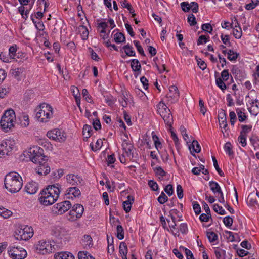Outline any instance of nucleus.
<instances>
[{
    "label": "nucleus",
    "instance_id": "10",
    "mask_svg": "<svg viewBox=\"0 0 259 259\" xmlns=\"http://www.w3.org/2000/svg\"><path fill=\"white\" fill-rule=\"evenodd\" d=\"M47 136L49 139L59 142H63L66 139V134L63 131L57 128L48 131Z\"/></svg>",
    "mask_w": 259,
    "mask_h": 259
},
{
    "label": "nucleus",
    "instance_id": "12",
    "mask_svg": "<svg viewBox=\"0 0 259 259\" xmlns=\"http://www.w3.org/2000/svg\"><path fill=\"white\" fill-rule=\"evenodd\" d=\"M179 92L175 85H171L169 88V92L166 95L168 101L171 104L176 103L179 98Z\"/></svg>",
    "mask_w": 259,
    "mask_h": 259
},
{
    "label": "nucleus",
    "instance_id": "15",
    "mask_svg": "<svg viewBox=\"0 0 259 259\" xmlns=\"http://www.w3.org/2000/svg\"><path fill=\"white\" fill-rule=\"evenodd\" d=\"M39 165L37 166L36 170L38 174L40 175H46L50 171V168L47 163V159L45 158V160L42 161V162H37Z\"/></svg>",
    "mask_w": 259,
    "mask_h": 259
},
{
    "label": "nucleus",
    "instance_id": "26",
    "mask_svg": "<svg viewBox=\"0 0 259 259\" xmlns=\"http://www.w3.org/2000/svg\"><path fill=\"white\" fill-rule=\"evenodd\" d=\"M131 66L133 71H140L141 66L138 60L134 59L131 60Z\"/></svg>",
    "mask_w": 259,
    "mask_h": 259
},
{
    "label": "nucleus",
    "instance_id": "21",
    "mask_svg": "<svg viewBox=\"0 0 259 259\" xmlns=\"http://www.w3.org/2000/svg\"><path fill=\"white\" fill-rule=\"evenodd\" d=\"M134 201L133 197L129 195L127 196V200L123 202V207L126 213L130 211L132 204L134 202Z\"/></svg>",
    "mask_w": 259,
    "mask_h": 259
},
{
    "label": "nucleus",
    "instance_id": "45",
    "mask_svg": "<svg viewBox=\"0 0 259 259\" xmlns=\"http://www.w3.org/2000/svg\"><path fill=\"white\" fill-rule=\"evenodd\" d=\"M128 252L127 246L124 242H121L119 245V253L122 255L127 254Z\"/></svg>",
    "mask_w": 259,
    "mask_h": 259
},
{
    "label": "nucleus",
    "instance_id": "52",
    "mask_svg": "<svg viewBox=\"0 0 259 259\" xmlns=\"http://www.w3.org/2000/svg\"><path fill=\"white\" fill-rule=\"evenodd\" d=\"M236 112L238 115V120L240 122H243L246 119L247 116L239 108L236 109Z\"/></svg>",
    "mask_w": 259,
    "mask_h": 259
},
{
    "label": "nucleus",
    "instance_id": "14",
    "mask_svg": "<svg viewBox=\"0 0 259 259\" xmlns=\"http://www.w3.org/2000/svg\"><path fill=\"white\" fill-rule=\"evenodd\" d=\"M67 182L72 186H77L81 184L82 179L79 176L70 174L66 176Z\"/></svg>",
    "mask_w": 259,
    "mask_h": 259
},
{
    "label": "nucleus",
    "instance_id": "46",
    "mask_svg": "<svg viewBox=\"0 0 259 259\" xmlns=\"http://www.w3.org/2000/svg\"><path fill=\"white\" fill-rule=\"evenodd\" d=\"M207 236L210 242H214L218 239V235L214 232H208Z\"/></svg>",
    "mask_w": 259,
    "mask_h": 259
},
{
    "label": "nucleus",
    "instance_id": "32",
    "mask_svg": "<svg viewBox=\"0 0 259 259\" xmlns=\"http://www.w3.org/2000/svg\"><path fill=\"white\" fill-rule=\"evenodd\" d=\"M12 215V212L2 206H0V216L4 219H7Z\"/></svg>",
    "mask_w": 259,
    "mask_h": 259
},
{
    "label": "nucleus",
    "instance_id": "63",
    "mask_svg": "<svg viewBox=\"0 0 259 259\" xmlns=\"http://www.w3.org/2000/svg\"><path fill=\"white\" fill-rule=\"evenodd\" d=\"M221 40L224 44L226 46H230L231 45V43L229 40V36L228 35H224L223 34L221 35Z\"/></svg>",
    "mask_w": 259,
    "mask_h": 259
},
{
    "label": "nucleus",
    "instance_id": "50",
    "mask_svg": "<svg viewBox=\"0 0 259 259\" xmlns=\"http://www.w3.org/2000/svg\"><path fill=\"white\" fill-rule=\"evenodd\" d=\"M212 159L214 167L215 169H216V170L217 171L218 174L220 176H224V174L223 172V171L221 169V168L219 167L215 157L214 156H212Z\"/></svg>",
    "mask_w": 259,
    "mask_h": 259
},
{
    "label": "nucleus",
    "instance_id": "1",
    "mask_svg": "<svg viewBox=\"0 0 259 259\" xmlns=\"http://www.w3.org/2000/svg\"><path fill=\"white\" fill-rule=\"evenodd\" d=\"M60 193V185L58 184L48 186L40 192V203L45 206L53 204L58 198Z\"/></svg>",
    "mask_w": 259,
    "mask_h": 259
},
{
    "label": "nucleus",
    "instance_id": "19",
    "mask_svg": "<svg viewBox=\"0 0 259 259\" xmlns=\"http://www.w3.org/2000/svg\"><path fill=\"white\" fill-rule=\"evenodd\" d=\"M218 119L220 127L225 129L227 126L226 113L225 111L221 110L218 114Z\"/></svg>",
    "mask_w": 259,
    "mask_h": 259
},
{
    "label": "nucleus",
    "instance_id": "51",
    "mask_svg": "<svg viewBox=\"0 0 259 259\" xmlns=\"http://www.w3.org/2000/svg\"><path fill=\"white\" fill-rule=\"evenodd\" d=\"M242 70H240L236 66H233L231 69V72L234 75L235 78H240V75Z\"/></svg>",
    "mask_w": 259,
    "mask_h": 259
},
{
    "label": "nucleus",
    "instance_id": "2",
    "mask_svg": "<svg viewBox=\"0 0 259 259\" xmlns=\"http://www.w3.org/2000/svg\"><path fill=\"white\" fill-rule=\"evenodd\" d=\"M4 184L6 189L11 193L19 192L23 185L22 179L20 175L14 171L6 175Z\"/></svg>",
    "mask_w": 259,
    "mask_h": 259
},
{
    "label": "nucleus",
    "instance_id": "55",
    "mask_svg": "<svg viewBox=\"0 0 259 259\" xmlns=\"http://www.w3.org/2000/svg\"><path fill=\"white\" fill-rule=\"evenodd\" d=\"M134 44L135 47H136L137 50L138 52L139 53V54L141 56H145V54L144 53V51L142 47L140 45L139 41L138 40H134Z\"/></svg>",
    "mask_w": 259,
    "mask_h": 259
},
{
    "label": "nucleus",
    "instance_id": "58",
    "mask_svg": "<svg viewBox=\"0 0 259 259\" xmlns=\"http://www.w3.org/2000/svg\"><path fill=\"white\" fill-rule=\"evenodd\" d=\"M148 184L150 188L154 191H156L158 189V185L157 183L153 180H150L148 181Z\"/></svg>",
    "mask_w": 259,
    "mask_h": 259
},
{
    "label": "nucleus",
    "instance_id": "28",
    "mask_svg": "<svg viewBox=\"0 0 259 259\" xmlns=\"http://www.w3.org/2000/svg\"><path fill=\"white\" fill-rule=\"evenodd\" d=\"M224 149L226 153L230 157L233 158L234 157V152L232 150V146L230 142L226 143Z\"/></svg>",
    "mask_w": 259,
    "mask_h": 259
},
{
    "label": "nucleus",
    "instance_id": "31",
    "mask_svg": "<svg viewBox=\"0 0 259 259\" xmlns=\"http://www.w3.org/2000/svg\"><path fill=\"white\" fill-rule=\"evenodd\" d=\"M156 108L157 112L159 114H163V111L167 110H170L162 101L159 102V103L156 105Z\"/></svg>",
    "mask_w": 259,
    "mask_h": 259
},
{
    "label": "nucleus",
    "instance_id": "39",
    "mask_svg": "<svg viewBox=\"0 0 259 259\" xmlns=\"http://www.w3.org/2000/svg\"><path fill=\"white\" fill-rule=\"evenodd\" d=\"M82 242L84 247H91L93 245L92 239L90 235H85L82 239Z\"/></svg>",
    "mask_w": 259,
    "mask_h": 259
},
{
    "label": "nucleus",
    "instance_id": "42",
    "mask_svg": "<svg viewBox=\"0 0 259 259\" xmlns=\"http://www.w3.org/2000/svg\"><path fill=\"white\" fill-rule=\"evenodd\" d=\"M116 229L117 237L120 240H122L124 237V232L122 226L121 225H118Z\"/></svg>",
    "mask_w": 259,
    "mask_h": 259
},
{
    "label": "nucleus",
    "instance_id": "64",
    "mask_svg": "<svg viewBox=\"0 0 259 259\" xmlns=\"http://www.w3.org/2000/svg\"><path fill=\"white\" fill-rule=\"evenodd\" d=\"M154 171L156 175H158L161 177H164L166 175V172L160 166L156 167L154 169Z\"/></svg>",
    "mask_w": 259,
    "mask_h": 259
},
{
    "label": "nucleus",
    "instance_id": "54",
    "mask_svg": "<svg viewBox=\"0 0 259 259\" xmlns=\"http://www.w3.org/2000/svg\"><path fill=\"white\" fill-rule=\"evenodd\" d=\"M157 200L160 204H163L167 201L168 197L163 192H162L158 197Z\"/></svg>",
    "mask_w": 259,
    "mask_h": 259
},
{
    "label": "nucleus",
    "instance_id": "37",
    "mask_svg": "<svg viewBox=\"0 0 259 259\" xmlns=\"http://www.w3.org/2000/svg\"><path fill=\"white\" fill-rule=\"evenodd\" d=\"M10 72L17 80H20V76L23 72V69L21 68H16L11 69Z\"/></svg>",
    "mask_w": 259,
    "mask_h": 259
},
{
    "label": "nucleus",
    "instance_id": "49",
    "mask_svg": "<svg viewBox=\"0 0 259 259\" xmlns=\"http://www.w3.org/2000/svg\"><path fill=\"white\" fill-rule=\"evenodd\" d=\"M233 35L236 39H239L242 36V30L240 27L233 28Z\"/></svg>",
    "mask_w": 259,
    "mask_h": 259
},
{
    "label": "nucleus",
    "instance_id": "13",
    "mask_svg": "<svg viewBox=\"0 0 259 259\" xmlns=\"http://www.w3.org/2000/svg\"><path fill=\"white\" fill-rule=\"evenodd\" d=\"M122 148L126 157H127L130 160H132L134 158V154L132 152L134 149L133 145L126 140H124L122 144Z\"/></svg>",
    "mask_w": 259,
    "mask_h": 259
},
{
    "label": "nucleus",
    "instance_id": "35",
    "mask_svg": "<svg viewBox=\"0 0 259 259\" xmlns=\"http://www.w3.org/2000/svg\"><path fill=\"white\" fill-rule=\"evenodd\" d=\"M114 39L115 42L120 44L125 41V37L123 33L117 32L114 35Z\"/></svg>",
    "mask_w": 259,
    "mask_h": 259
},
{
    "label": "nucleus",
    "instance_id": "29",
    "mask_svg": "<svg viewBox=\"0 0 259 259\" xmlns=\"http://www.w3.org/2000/svg\"><path fill=\"white\" fill-rule=\"evenodd\" d=\"M104 98L106 103L109 106H112L116 101V99L111 94L104 95Z\"/></svg>",
    "mask_w": 259,
    "mask_h": 259
},
{
    "label": "nucleus",
    "instance_id": "59",
    "mask_svg": "<svg viewBox=\"0 0 259 259\" xmlns=\"http://www.w3.org/2000/svg\"><path fill=\"white\" fill-rule=\"evenodd\" d=\"M0 59L4 62L8 63L10 62L11 59L10 58V56L7 55L6 53L2 52L0 54Z\"/></svg>",
    "mask_w": 259,
    "mask_h": 259
},
{
    "label": "nucleus",
    "instance_id": "16",
    "mask_svg": "<svg viewBox=\"0 0 259 259\" xmlns=\"http://www.w3.org/2000/svg\"><path fill=\"white\" fill-rule=\"evenodd\" d=\"M25 189L27 193L34 194L38 191V185L36 182L32 181L26 184Z\"/></svg>",
    "mask_w": 259,
    "mask_h": 259
},
{
    "label": "nucleus",
    "instance_id": "9",
    "mask_svg": "<svg viewBox=\"0 0 259 259\" xmlns=\"http://www.w3.org/2000/svg\"><path fill=\"white\" fill-rule=\"evenodd\" d=\"M71 203L69 201L66 200L55 204L52 208L53 213L62 214L71 207Z\"/></svg>",
    "mask_w": 259,
    "mask_h": 259
},
{
    "label": "nucleus",
    "instance_id": "20",
    "mask_svg": "<svg viewBox=\"0 0 259 259\" xmlns=\"http://www.w3.org/2000/svg\"><path fill=\"white\" fill-rule=\"evenodd\" d=\"M74 255L69 252H59L55 254L54 259H74Z\"/></svg>",
    "mask_w": 259,
    "mask_h": 259
},
{
    "label": "nucleus",
    "instance_id": "22",
    "mask_svg": "<svg viewBox=\"0 0 259 259\" xmlns=\"http://www.w3.org/2000/svg\"><path fill=\"white\" fill-rule=\"evenodd\" d=\"M72 209L76 214L77 217L79 218H81L84 211L83 206L80 204H74L72 206Z\"/></svg>",
    "mask_w": 259,
    "mask_h": 259
},
{
    "label": "nucleus",
    "instance_id": "33",
    "mask_svg": "<svg viewBox=\"0 0 259 259\" xmlns=\"http://www.w3.org/2000/svg\"><path fill=\"white\" fill-rule=\"evenodd\" d=\"M78 259H95L90 253L86 251H80L78 253Z\"/></svg>",
    "mask_w": 259,
    "mask_h": 259
},
{
    "label": "nucleus",
    "instance_id": "17",
    "mask_svg": "<svg viewBox=\"0 0 259 259\" xmlns=\"http://www.w3.org/2000/svg\"><path fill=\"white\" fill-rule=\"evenodd\" d=\"M65 195L66 196L68 195V198H70V196H72L75 198H78L81 195V191L78 187L73 186L67 188L65 191Z\"/></svg>",
    "mask_w": 259,
    "mask_h": 259
},
{
    "label": "nucleus",
    "instance_id": "47",
    "mask_svg": "<svg viewBox=\"0 0 259 259\" xmlns=\"http://www.w3.org/2000/svg\"><path fill=\"white\" fill-rule=\"evenodd\" d=\"M213 209L215 212L221 215H224L226 213V211L223 207L218 204H214L213 206Z\"/></svg>",
    "mask_w": 259,
    "mask_h": 259
},
{
    "label": "nucleus",
    "instance_id": "4",
    "mask_svg": "<svg viewBox=\"0 0 259 259\" xmlns=\"http://www.w3.org/2000/svg\"><path fill=\"white\" fill-rule=\"evenodd\" d=\"M16 120L15 112L12 109H9L5 111L1 118L0 121L1 126L3 130L7 132L14 126Z\"/></svg>",
    "mask_w": 259,
    "mask_h": 259
},
{
    "label": "nucleus",
    "instance_id": "11",
    "mask_svg": "<svg viewBox=\"0 0 259 259\" xmlns=\"http://www.w3.org/2000/svg\"><path fill=\"white\" fill-rule=\"evenodd\" d=\"M14 141L11 140H3L0 142V156L8 155L13 148Z\"/></svg>",
    "mask_w": 259,
    "mask_h": 259
},
{
    "label": "nucleus",
    "instance_id": "3",
    "mask_svg": "<svg viewBox=\"0 0 259 259\" xmlns=\"http://www.w3.org/2000/svg\"><path fill=\"white\" fill-rule=\"evenodd\" d=\"M36 118L39 122L46 123L53 115L52 107L46 103L39 105L35 109Z\"/></svg>",
    "mask_w": 259,
    "mask_h": 259
},
{
    "label": "nucleus",
    "instance_id": "36",
    "mask_svg": "<svg viewBox=\"0 0 259 259\" xmlns=\"http://www.w3.org/2000/svg\"><path fill=\"white\" fill-rule=\"evenodd\" d=\"M247 202L248 205L251 206H254L257 204V202L254 194L250 193L249 194L247 197Z\"/></svg>",
    "mask_w": 259,
    "mask_h": 259
},
{
    "label": "nucleus",
    "instance_id": "23",
    "mask_svg": "<svg viewBox=\"0 0 259 259\" xmlns=\"http://www.w3.org/2000/svg\"><path fill=\"white\" fill-rule=\"evenodd\" d=\"M209 185L210 190L214 194H217L219 192H221V191L222 190L221 188L217 182L211 181L209 182Z\"/></svg>",
    "mask_w": 259,
    "mask_h": 259
},
{
    "label": "nucleus",
    "instance_id": "40",
    "mask_svg": "<svg viewBox=\"0 0 259 259\" xmlns=\"http://www.w3.org/2000/svg\"><path fill=\"white\" fill-rule=\"evenodd\" d=\"M192 148L195 153H199L201 151L200 146L197 140H193L191 146L189 147L190 150Z\"/></svg>",
    "mask_w": 259,
    "mask_h": 259
},
{
    "label": "nucleus",
    "instance_id": "24",
    "mask_svg": "<svg viewBox=\"0 0 259 259\" xmlns=\"http://www.w3.org/2000/svg\"><path fill=\"white\" fill-rule=\"evenodd\" d=\"M217 259H225L226 251L219 247H214Z\"/></svg>",
    "mask_w": 259,
    "mask_h": 259
},
{
    "label": "nucleus",
    "instance_id": "48",
    "mask_svg": "<svg viewBox=\"0 0 259 259\" xmlns=\"http://www.w3.org/2000/svg\"><path fill=\"white\" fill-rule=\"evenodd\" d=\"M224 80L221 78H217L215 79V82L217 86L223 91L227 89L226 85L224 82Z\"/></svg>",
    "mask_w": 259,
    "mask_h": 259
},
{
    "label": "nucleus",
    "instance_id": "57",
    "mask_svg": "<svg viewBox=\"0 0 259 259\" xmlns=\"http://www.w3.org/2000/svg\"><path fill=\"white\" fill-rule=\"evenodd\" d=\"M180 5L182 10L185 12H188L191 9V6L188 2H182Z\"/></svg>",
    "mask_w": 259,
    "mask_h": 259
},
{
    "label": "nucleus",
    "instance_id": "27",
    "mask_svg": "<svg viewBox=\"0 0 259 259\" xmlns=\"http://www.w3.org/2000/svg\"><path fill=\"white\" fill-rule=\"evenodd\" d=\"M166 220L169 224V227L170 229L171 233L175 236H178L179 235V230L178 228L176 227V223L172 222L170 223L169 220L167 219Z\"/></svg>",
    "mask_w": 259,
    "mask_h": 259
},
{
    "label": "nucleus",
    "instance_id": "43",
    "mask_svg": "<svg viewBox=\"0 0 259 259\" xmlns=\"http://www.w3.org/2000/svg\"><path fill=\"white\" fill-rule=\"evenodd\" d=\"M17 47L16 45H13L10 47L9 49V55L10 56L11 59H15V56L17 55Z\"/></svg>",
    "mask_w": 259,
    "mask_h": 259
},
{
    "label": "nucleus",
    "instance_id": "61",
    "mask_svg": "<svg viewBox=\"0 0 259 259\" xmlns=\"http://www.w3.org/2000/svg\"><path fill=\"white\" fill-rule=\"evenodd\" d=\"M223 223L226 227H231L233 224V219L230 216L225 217L224 218Z\"/></svg>",
    "mask_w": 259,
    "mask_h": 259
},
{
    "label": "nucleus",
    "instance_id": "41",
    "mask_svg": "<svg viewBox=\"0 0 259 259\" xmlns=\"http://www.w3.org/2000/svg\"><path fill=\"white\" fill-rule=\"evenodd\" d=\"M252 128L251 125H242L241 126L242 130L240 132V134L246 136L247 134L250 132Z\"/></svg>",
    "mask_w": 259,
    "mask_h": 259
},
{
    "label": "nucleus",
    "instance_id": "62",
    "mask_svg": "<svg viewBox=\"0 0 259 259\" xmlns=\"http://www.w3.org/2000/svg\"><path fill=\"white\" fill-rule=\"evenodd\" d=\"M209 38V37L208 36H206L203 35L200 36L197 41V45H200L203 43L207 42L208 41Z\"/></svg>",
    "mask_w": 259,
    "mask_h": 259
},
{
    "label": "nucleus",
    "instance_id": "53",
    "mask_svg": "<svg viewBox=\"0 0 259 259\" xmlns=\"http://www.w3.org/2000/svg\"><path fill=\"white\" fill-rule=\"evenodd\" d=\"M127 95V93L126 92L125 94L124 93H123L121 97V99L119 100L121 105L123 107H126L127 106L128 98L126 97Z\"/></svg>",
    "mask_w": 259,
    "mask_h": 259
},
{
    "label": "nucleus",
    "instance_id": "7",
    "mask_svg": "<svg viewBox=\"0 0 259 259\" xmlns=\"http://www.w3.org/2000/svg\"><path fill=\"white\" fill-rule=\"evenodd\" d=\"M33 229L31 227L21 226L15 232V236L17 240H27L33 235Z\"/></svg>",
    "mask_w": 259,
    "mask_h": 259
},
{
    "label": "nucleus",
    "instance_id": "5",
    "mask_svg": "<svg viewBox=\"0 0 259 259\" xmlns=\"http://www.w3.org/2000/svg\"><path fill=\"white\" fill-rule=\"evenodd\" d=\"M29 158L33 163L42 162L45 160V157L44 156V150L42 148L34 146L29 149L26 152Z\"/></svg>",
    "mask_w": 259,
    "mask_h": 259
},
{
    "label": "nucleus",
    "instance_id": "38",
    "mask_svg": "<svg viewBox=\"0 0 259 259\" xmlns=\"http://www.w3.org/2000/svg\"><path fill=\"white\" fill-rule=\"evenodd\" d=\"M103 145V141L101 139H98L94 146L93 143H91L90 146L93 151H96L99 150Z\"/></svg>",
    "mask_w": 259,
    "mask_h": 259
},
{
    "label": "nucleus",
    "instance_id": "34",
    "mask_svg": "<svg viewBox=\"0 0 259 259\" xmlns=\"http://www.w3.org/2000/svg\"><path fill=\"white\" fill-rule=\"evenodd\" d=\"M31 19L37 30H38L39 31H42L44 30L45 26L44 25L43 22L41 21H40V20L36 21L34 19L32 15L31 16Z\"/></svg>",
    "mask_w": 259,
    "mask_h": 259
},
{
    "label": "nucleus",
    "instance_id": "18",
    "mask_svg": "<svg viewBox=\"0 0 259 259\" xmlns=\"http://www.w3.org/2000/svg\"><path fill=\"white\" fill-rule=\"evenodd\" d=\"M160 115L163 119L165 124L168 126L171 127L173 118L170 110L163 111V114H160Z\"/></svg>",
    "mask_w": 259,
    "mask_h": 259
},
{
    "label": "nucleus",
    "instance_id": "25",
    "mask_svg": "<svg viewBox=\"0 0 259 259\" xmlns=\"http://www.w3.org/2000/svg\"><path fill=\"white\" fill-rule=\"evenodd\" d=\"M92 128L90 125L85 124L84 125L82 130V134L84 137V140L85 138L88 139L92 135Z\"/></svg>",
    "mask_w": 259,
    "mask_h": 259
},
{
    "label": "nucleus",
    "instance_id": "6",
    "mask_svg": "<svg viewBox=\"0 0 259 259\" xmlns=\"http://www.w3.org/2000/svg\"><path fill=\"white\" fill-rule=\"evenodd\" d=\"M35 248L38 253L41 254L50 253L55 250V242L42 240L35 245Z\"/></svg>",
    "mask_w": 259,
    "mask_h": 259
},
{
    "label": "nucleus",
    "instance_id": "8",
    "mask_svg": "<svg viewBox=\"0 0 259 259\" xmlns=\"http://www.w3.org/2000/svg\"><path fill=\"white\" fill-rule=\"evenodd\" d=\"M8 253L12 259H24L27 255L24 249L15 245L9 246L8 248Z\"/></svg>",
    "mask_w": 259,
    "mask_h": 259
},
{
    "label": "nucleus",
    "instance_id": "30",
    "mask_svg": "<svg viewBox=\"0 0 259 259\" xmlns=\"http://www.w3.org/2000/svg\"><path fill=\"white\" fill-rule=\"evenodd\" d=\"M122 49L124 50L126 55L128 56H135L136 53L133 50V48L129 44L124 46Z\"/></svg>",
    "mask_w": 259,
    "mask_h": 259
},
{
    "label": "nucleus",
    "instance_id": "56",
    "mask_svg": "<svg viewBox=\"0 0 259 259\" xmlns=\"http://www.w3.org/2000/svg\"><path fill=\"white\" fill-rule=\"evenodd\" d=\"M82 95L84 99L89 103H92V100L91 96L89 94L87 89H83L82 91Z\"/></svg>",
    "mask_w": 259,
    "mask_h": 259
},
{
    "label": "nucleus",
    "instance_id": "60",
    "mask_svg": "<svg viewBox=\"0 0 259 259\" xmlns=\"http://www.w3.org/2000/svg\"><path fill=\"white\" fill-rule=\"evenodd\" d=\"M201 28L203 31L211 33L213 30V28L209 23H205L202 25Z\"/></svg>",
    "mask_w": 259,
    "mask_h": 259
},
{
    "label": "nucleus",
    "instance_id": "44",
    "mask_svg": "<svg viewBox=\"0 0 259 259\" xmlns=\"http://www.w3.org/2000/svg\"><path fill=\"white\" fill-rule=\"evenodd\" d=\"M239 54L232 50H229L227 52V58L230 61H235Z\"/></svg>",
    "mask_w": 259,
    "mask_h": 259
}]
</instances>
